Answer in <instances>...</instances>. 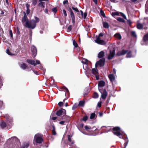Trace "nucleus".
<instances>
[{
    "mask_svg": "<svg viewBox=\"0 0 148 148\" xmlns=\"http://www.w3.org/2000/svg\"><path fill=\"white\" fill-rule=\"evenodd\" d=\"M63 103L62 102H60L59 103H58V105L60 106H63Z\"/></svg>",
    "mask_w": 148,
    "mask_h": 148,
    "instance_id": "obj_54",
    "label": "nucleus"
},
{
    "mask_svg": "<svg viewBox=\"0 0 148 148\" xmlns=\"http://www.w3.org/2000/svg\"><path fill=\"white\" fill-rule=\"evenodd\" d=\"M101 93V98L103 99H105L107 96V93L106 90L104 89L103 92H102Z\"/></svg>",
    "mask_w": 148,
    "mask_h": 148,
    "instance_id": "obj_13",
    "label": "nucleus"
},
{
    "mask_svg": "<svg viewBox=\"0 0 148 148\" xmlns=\"http://www.w3.org/2000/svg\"><path fill=\"white\" fill-rule=\"evenodd\" d=\"M51 119L52 120H55L57 119V117H52Z\"/></svg>",
    "mask_w": 148,
    "mask_h": 148,
    "instance_id": "obj_62",
    "label": "nucleus"
},
{
    "mask_svg": "<svg viewBox=\"0 0 148 148\" xmlns=\"http://www.w3.org/2000/svg\"><path fill=\"white\" fill-rule=\"evenodd\" d=\"M95 41L96 43L99 45H104L106 43L105 41L101 39L99 37H97V36H96V39Z\"/></svg>",
    "mask_w": 148,
    "mask_h": 148,
    "instance_id": "obj_5",
    "label": "nucleus"
},
{
    "mask_svg": "<svg viewBox=\"0 0 148 148\" xmlns=\"http://www.w3.org/2000/svg\"><path fill=\"white\" fill-rule=\"evenodd\" d=\"M143 25L142 24L138 23L137 25V28L138 29H141L143 28Z\"/></svg>",
    "mask_w": 148,
    "mask_h": 148,
    "instance_id": "obj_31",
    "label": "nucleus"
},
{
    "mask_svg": "<svg viewBox=\"0 0 148 148\" xmlns=\"http://www.w3.org/2000/svg\"><path fill=\"white\" fill-rule=\"evenodd\" d=\"M83 67L85 70H90L88 67V64L86 63H84L83 65Z\"/></svg>",
    "mask_w": 148,
    "mask_h": 148,
    "instance_id": "obj_28",
    "label": "nucleus"
},
{
    "mask_svg": "<svg viewBox=\"0 0 148 148\" xmlns=\"http://www.w3.org/2000/svg\"><path fill=\"white\" fill-rule=\"evenodd\" d=\"M27 62L29 64L35 66V62L34 60L28 59L27 60Z\"/></svg>",
    "mask_w": 148,
    "mask_h": 148,
    "instance_id": "obj_18",
    "label": "nucleus"
},
{
    "mask_svg": "<svg viewBox=\"0 0 148 148\" xmlns=\"http://www.w3.org/2000/svg\"><path fill=\"white\" fill-rule=\"evenodd\" d=\"M89 92V87H88L86 88L84 91V92Z\"/></svg>",
    "mask_w": 148,
    "mask_h": 148,
    "instance_id": "obj_49",
    "label": "nucleus"
},
{
    "mask_svg": "<svg viewBox=\"0 0 148 148\" xmlns=\"http://www.w3.org/2000/svg\"><path fill=\"white\" fill-rule=\"evenodd\" d=\"M113 73L114 74H115L116 73V70L115 69H113Z\"/></svg>",
    "mask_w": 148,
    "mask_h": 148,
    "instance_id": "obj_64",
    "label": "nucleus"
},
{
    "mask_svg": "<svg viewBox=\"0 0 148 148\" xmlns=\"http://www.w3.org/2000/svg\"><path fill=\"white\" fill-rule=\"evenodd\" d=\"M131 1L132 2L134 3H137V0H131Z\"/></svg>",
    "mask_w": 148,
    "mask_h": 148,
    "instance_id": "obj_60",
    "label": "nucleus"
},
{
    "mask_svg": "<svg viewBox=\"0 0 148 148\" xmlns=\"http://www.w3.org/2000/svg\"><path fill=\"white\" fill-rule=\"evenodd\" d=\"M105 62L104 58H102L100 59L99 61L96 62L95 64V67H97V66H99L100 67L104 65Z\"/></svg>",
    "mask_w": 148,
    "mask_h": 148,
    "instance_id": "obj_6",
    "label": "nucleus"
},
{
    "mask_svg": "<svg viewBox=\"0 0 148 148\" xmlns=\"http://www.w3.org/2000/svg\"><path fill=\"white\" fill-rule=\"evenodd\" d=\"M126 57L127 58H130V52H128L127 53V56H126Z\"/></svg>",
    "mask_w": 148,
    "mask_h": 148,
    "instance_id": "obj_61",
    "label": "nucleus"
},
{
    "mask_svg": "<svg viewBox=\"0 0 148 148\" xmlns=\"http://www.w3.org/2000/svg\"><path fill=\"white\" fill-rule=\"evenodd\" d=\"M72 29V26L71 25H70L68 26L67 28V30H69V31H71Z\"/></svg>",
    "mask_w": 148,
    "mask_h": 148,
    "instance_id": "obj_50",
    "label": "nucleus"
},
{
    "mask_svg": "<svg viewBox=\"0 0 148 148\" xmlns=\"http://www.w3.org/2000/svg\"><path fill=\"white\" fill-rule=\"evenodd\" d=\"M68 3V1L67 0L64 1L63 2V3L64 4H65L67 3Z\"/></svg>",
    "mask_w": 148,
    "mask_h": 148,
    "instance_id": "obj_58",
    "label": "nucleus"
},
{
    "mask_svg": "<svg viewBox=\"0 0 148 148\" xmlns=\"http://www.w3.org/2000/svg\"><path fill=\"white\" fill-rule=\"evenodd\" d=\"M115 50L113 49L112 50H110V54L108 55V59L109 60H110L112 59L114 57L115 53Z\"/></svg>",
    "mask_w": 148,
    "mask_h": 148,
    "instance_id": "obj_11",
    "label": "nucleus"
},
{
    "mask_svg": "<svg viewBox=\"0 0 148 148\" xmlns=\"http://www.w3.org/2000/svg\"><path fill=\"white\" fill-rule=\"evenodd\" d=\"M40 63V61L38 60H36V63H35V65L36 64H39Z\"/></svg>",
    "mask_w": 148,
    "mask_h": 148,
    "instance_id": "obj_57",
    "label": "nucleus"
},
{
    "mask_svg": "<svg viewBox=\"0 0 148 148\" xmlns=\"http://www.w3.org/2000/svg\"><path fill=\"white\" fill-rule=\"evenodd\" d=\"M99 95L96 92H95L93 96V97L95 99L97 98L98 97Z\"/></svg>",
    "mask_w": 148,
    "mask_h": 148,
    "instance_id": "obj_35",
    "label": "nucleus"
},
{
    "mask_svg": "<svg viewBox=\"0 0 148 148\" xmlns=\"http://www.w3.org/2000/svg\"><path fill=\"white\" fill-rule=\"evenodd\" d=\"M95 114L94 113H93L91 114L90 118V119H93L95 117Z\"/></svg>",
    "mask_w": 148,
    "mask_h": 148,
    "instance_id": "obj_37",
    "label": "nucleus"
},
{
    "mask_svg": "<svg viewBox=\"0 0 148 148\" xmlns=\"http://www.w3.org/2000/svg\"><path fill=\"white\" fill-rule=\"evenodd\" d=\"M108 77L110 81L112 82L113 81L115 77L113 74H110L108 75Z\"/></svg>",
    "mask_w": 148,
    "mask_h": 148,
    "instance_id": "obj_19",
    "label": "nucleus"
},
{
    "mask_svg": "<svg viewBox=\"0 0 148 148\" xmlns=\"http://www.w3.org/2000/svg\"><path fill=\"white\" fill-rule=\"evenodd\" d=\"M45 3L44 2H40L38 4V6L41 8H44L45 7Z\"/></svg>",
    "mask_w": 148,
    "mask_h": 148,
    "instance_id": "obj_22",
    "label": "nucleus"
},
{
    "mask_svg": "<svg viewBox=\"0 0 148 148\" xmlns=\"http://www.w3.org/2000/svg\"><path fill=\"white\" fill-rule=\"evenodd\" d=\"M62 114V110H59L56 112V114L58 116L61 115Z\"/></svg>",
    "mask_w": 148,
    "mask_h": 148,
    "instance_id": "obj_32",
    "label": "nucleus"
},
{
    "mask_svg": "<svg viewBox=\"0 0 148 148\" xmlns=\"http://www.w3.org/2000/svg\"><path fill=\"white\" fill-rule=\"evenodd\" d=\"M63 12L64 15L65 16H67V14L66 10H65L64 9L63 10Z\"/></svg>",
    "mask_w": 148,
    "mask_h": 148,
    "instance_id": "obj_52",
    "label": "nucleus"
},
{
    "mask_svg": "<svg viewBox=\"0 0 148 148\" xmlns=\"http://www.w3.org/2000/svg\"><path fill=\"white\" fill-rule=\"evenodd\" d=\"M31 51L32 56L35 57L37 54V49L35 46H32L31 47Z\"/></svg>",
    "mask_w": 148,
    "mask_h": 148,
    "instance_id": "obj_10",
    "label": "nucleus"
},
{
    "mask_svg": "<svg viewBox=\"0 0 148 148\" xmlns=\"http://www.w3.org/2000/svg\"><path fill=\"white\" fill-rule=\"evenodd\" d=\"M69 11L70 13V16L72 19V23L73 24H74L75 20L74 14L70 8H69Z\"/></svg>",
    "mask_w": 148,
    "mask_h": 148,
    "instance_id": "obj_9",
    "label": "nucleus"
},
{
    "mask_svg": "<svg viewBox=\"0 0 148 148\" xmlns=\"http://www.w3.org/2000/svg\"><path fill=\"white\" fill-rule=\"evenodd\" d=\"M96 68L97 67H95V68H93L92 69V73L93 74L95 75L96 79L98 80V77L97 75L98 73V70Z\"/></svg>",
    "mask_w": 148,
    "mask_h": 148,
    "instance_id": "obj_16",
    "label": "nucleus"
},
{
    "mask_svg": "<svg viewBox=\"0 0 148 148\" xmlns=\"http://www.w3.org/2000/svg\"><path fill=\"white\" fill-rule=\"evenodd\" d=\"M131 34L132 36L135 38H136L137 37V34L134 31H132L131 32Z\"/></svg>",
    "mask_w": 148,
    "mask_h": 148,
    "instance_id": "obj_29",
    "label": "nucleus"
},
{
    "mask_svg": "<svg viewBox=\"0 0 148 148\" xmlns=\"http://www.w3.org/2000/svg\"><path fill=\"white\" fill-rule=\"evenodd\" d=\"M115 38L119 40H120L121 39V34L119 33H117L114 35Z\"/></svg>",
    "mask_w": 148,
    "mask_h": 148,
    "instance_id": "obj_20",
    "label": "nucleus"
},
{
    "mask_svg": "<svg viewBox=\"0 0 148 148\" xmlns=\"http://www.w3.org/2000/svg\"><path fill=\"white\" fill-rule=\"evenodd\" d=\"M35 20H32L30 21H27L25 23L24 26L25 27L32 29H34L36 27V23L39 21V19L36 16L35 17Z\"/></svg>",
    "mask_w": 148,
    "mask_h": 148,
    "instance_id": "obj_2",
    "label": "nucleus"
},
{
    "mask_svg": "<svg viewBox=\"0 0 148 148\" xmlns=\"http://www.w3.org/2000/svg\"><path fill=\"white\" fill-rule=\"evenodd\" d=\"M128 51L127 50H123L121 51H119L117 52L116 55L118 56H121L123 55L126 54L127 52Z\"/></svg>",
    "mask_w": 148,
    "mask_h": 148,
    "instance_id": "obj_15",
    "label": "nucleus"
},
{
    "mask_svg": "<svg viewBox=\"0 0 148 148\" xmlns=\"http://www.w3.org/2000/svg\"><path fill=\"white\" fill-rule=\"evenodd\" d=\"M4 117L6 120L7 124L4 121H1L0 124L1 127L4 128L6 126H8V127L9 126V127H11L13 124L12 118L8 114H5Z\"/></svg>",
    "mask_w": 148,
    "mask_h": 148,
    "instance_id": "obj_3",
    "label": "nucleus"
},
{
    "mask_svg": "<svg viewBox=\"0 0 148 148\" xmlns=\"http://www.w3.org/2000/svg\"><path fill=\"white\" fill-rule=\"evenodd\" d=\"M73 45L75 47H78V44L74 40H73Z\"/></svg>",
    "mask_w": 148,
    "mask_h": 148,
    "instance_id": "obj_43",
    "label": "nucleus"
},
{
    "mask_svg": "<svg viewBox=\"0 0 148 148\" xmlns=\"http://www.w3.org/2000/svg\"><path fill=\"white\" fill-rule=\"evenodd\" d=\"M80 12L82 17L84 18V19H85L87 15V13L85 12L84 13L82 10H80Z\"/></svg>",
    "mask_w": 148,
    "mask_h": 148,
    "instance_id": "obj_24",
    "label": "nucleus"
},
{
    "mask_svg": "<svg viewBox=\"0 0 148 148\" xmlns=\"http://www.w3.org/2000/svg\"><path fill=\"white\" fill-rule=\"evenodd\" d=\"M117 20L118 21L120 22H122L123 23L125 22V21L124 20L120 17H118L117 18Z\"/></svg>",
    "mask_w": 148,
    "mask_h": 148,
    "instance_id": "obj_38",
    "label": "nucleus"
},
{
    "mask_svg": "<svg viewBox=\"0 0 148 148\" xmlns=\"http://www.w3.org/2000/svg\"><path fill=\"white\" fill-rule=\"evenodd\" d=\"M113 133L115 135L120 138L123 139L125 141V143L123 146H121V148H125L128 143V139L126 136L121 132L120 128L118 127L113 128Z\"/></svg>",
    "mask_w": 148,
    "mask_h": 148,
    "instance_id": "obj_1",
    "label": "nucleus"
},
{
    "mask_svg": "<svg viewBox=\"0 0 148 148\" xmlns=\"http://www.w3.org/2000/svg\"><path fill=\"white\" fill-rule=\"evenodd\" d=\"M105 84H98V89L101 93H102V87L105 86Z\"/></svg>",
    "mask_w": 148,
    "mask_h": 148,
    "instance_id": "obj_17",
    "label": "nucleus"
},
{
    "mask_svg": "<svg viewBox=\"0 0 148 148\" xmlns=\"http://www.w3.org/2000/svg\"><path fill=\"white\" fill-rule=\"evenodd\" d=\"M56 84H43L42 86L45 87L56 86Z\"/></svg>",
    "mask_w": 148,
    "mask_h": 148,
    "instance_id": "obj_21",
    "label": "nucleus"
},
{
    "mask_svg": "<svg viewBox=\"0 0 148 148\" xmlns=\"http://www.w3.org/2000/svg\"><path fill=\"white\" fill-rule=\"evenodd\" d=\"M9 33L10 35V37L11 38V39L12 38H13V34L12 31L11 30H10L9 31Z\"/></svg>",
    "mask_w": 148,
    "mask_h": 148,
    "instance_id": "obj_48",
    "label": "nucleus"
},
{
    "mask_svg": "<svg viewBox=\"0 0 148 148\" xmlns=\"http://www.w3.org/2000/svg\"><path fill=\"white\" fill-rule=\"evenodd\" d=\"M37 0H32V4L33 5L35 6L37 2Z\"/></svg>",
    "mask_w": 148,
    "mask_h": 148,
    "instance_id": "obj_42",
    "label": "nucleus"
},
{
    "mask_svg": "<svg viewBox=\"0 0 148 148\" xmlns=\"http://www.w3.org/2000/svg\"><path fill=\"white\" fill-rule=\"evenodd\" d=\"M52 11L55 13H56L57 12V9L56 8H53L52 9Z\"/></svg>",
    "mask_w": 148,
    "mask_h": 148,
    "instance_id": "obj_51",
    "label": "nucleus"
},
{
    "mask_svg": "<svg viewBox=\"0 0 148 148\" xmlns=\"http://www.w3.org/2000/svg\"><path fill=\"white\" fill-rule=\"evenodd\" d=\"M78 106V104L77 103H75L72 107V109L73 110H74L76 109L77 107Z\"/></svg>",
    "mask_w": 148,
    "mask_h": 148,
    "instance_id": "obj_41",
    "label": "nucleus"
},
{
    "mask_svg": "<svg viewBox=\"0 0 148 148\" xmlns=\"http://www.w3.org/2000/svg\"><path fill=\"white\" fill-rule=\"evenodd\" d=\"M104 56V52L101 51H100L98 54V57L100 58L103 57Z\"/></svg>",
    "mask_w": 148,
    "mask_h": 148,
    "instance_id": "obj_23",
    "label": "nucleus"
},
{
    "mask_svg": "<svg viewBox=\"0 0 148 148\" xmlns=\"http://www.w3.org/2000/svg\"><path fill=\"white\" fill-rule=\"evenodd\" d=\"M53 129L52 130V133L53 135H55L56 134V132L55 131V128L54 126H52Z\"/></svg>",
    "mask_w": 148,
    "mask_h": 148,
    "instance_id": "obj_33",
    "label": "nucleus"
},
{
    "mask_svg": "<svg viewBox=\"0 0 148 148\" xmlns=\"http://www.w3.org/2000/svg\"><path fill=\"white\" fill-rule=\"evenodd\" d=\"M27 67L26 64L25 63H23L21 64V67L23 69H26Z\"/></svg>",
    "mask_w": 148,
    "mask_h": 148,
    "instance_id": "obj_34",
    "label": "nucleus"
},
{
    "mask_svg": "<svg viewBox=\"0 0 148 148\" xmlns=\"http://www.w3.org/2000/svg\"><path fill=\"white\" fill-rule=\"evenodd\" d=\"M6 53L9 55L10 56H13L14 55V54L11 53L9 49H7L6 50Z\"/></svg>",
    "mask_w": 148,
    "mask_h": 148,
    "instance_id": "obj_39",
    "label": "nucleus"
},
{
    "mask_svg": "<svg viewBox=\"0 0 148 148\" xmlns=\"http://www.w3.org/2000/svg\"><path fill=\"white\" fill-rule=\"evenodd\" d=\"M100 13L101 15L103 17H105V14L103 11L101 10H100Z\"/></svg>",
    "mask_w": 148,
    "mask_h": 148,
    "instance_id": "obj_47",
    "label": "nucleus"
},
{
    "mask_svg": "<svg viewBox=\"0 0 148 148\" xmlns=\"http://www.w3.org/2000/svg\"><path fill=\"white\" fill-rule=\"evenodd\" d=\"M148 40V33L144 35L143 40L141 42L142 45H145L146 44V41Z\"/></svg>",
    "mask_w": 148,
    "mask_h": 148,
    "instance_id": "obj_8",
    "label": "nucleus"
},
{
    "mask_svg": "<svg viewBox=\"0 0 148 148\" xmlns=\"http://www.w3.org/2000/svg\"><path fill=\"white\" fill-rule=\"evenodd\" d=\"M95 127H93L92 128L90 127L88 125H86L85 126V128L86 130H88L89 129H93Z\"/></svg>",
    "mask_w": 148,
    "mask_h": 148,
    "instance_id": "obj_36",
    "label": "nucleus"
},
{
    "mask_svg": "<svg viewBox=\"0 0 148 148\" xmlns=\"http://www.w3.org/2000/svg\"><path fill=\"white\" fill-rule=\"evenodd\" d=\"M65 122L64 121H62L60 122V124L61 125H64Z\"/></svg>",
    "mask_w": 148,
    "mask_h": 148,
    "instance_id": "obj_59",
    "label": "nucleus"
},
{
    "mask_svg": "<svg viewBox=\"0 0 148 148\" xmlns=\"http://www.w3.org/2000/svg\"><path fill=\"white\" fill-rule=\"evenodd\" d=\"M136 50L135 48L130 50V58L134 57L136 55Z\"/></svg>",
    "mask_w": 148,
    "mask_h": 148,
    "instance_id": "obj_12",
    "label": "nucleus"
},
{
    "mask_svg": "<svg viewBox=\"0 0 148 148\" xmlns=\"http://www.w3.org/2000/svg\"><path fill=\"white\" fill-rule=\"evenodd\" d=\"M72 8L75 11L78 13L79 12V11L78 10V9L77 8H74L73 7H72Z\"/></svg>",
    "mask_w": 148,
    "mask_h": 148,
    "instance_id": "obj_44",
    "label": "nucleus"
},
{
    "mask_svg": "<svg viewBox=\"0 0 148 148\" xmlns=\"http://www.w3.org/2000/svg\"><path fill=\"white\" fill-rule=\"evenodd\" d=\"M27 21H29L27 19V15L26 13L24 12V16L22 19V23L24 25V24H25V23Z\"/></svg>",
    "mask_w": 148,
    "mask_h": 148,
    "instance_id": "obj_14",
    "label": "nucleus"
},
{
    "mask_svg": "<svg viewBox=\"0 0 148 148\" xmlns=\"http://www.w3.org/2000/svg\"><path fill=\"white\" fill-rule=\"evenodd\" d=\"M88 118V116H85L83 117V118L82 119V120L86 121L87 120Z\"/></svg>",
    "mask_w": 148,
    "mask_h": 148,
    "instance_id": "obj_40",
    "label": "nucleus"
},
{
    "mask_svg": "<svg viewBox=\"0 0 148 148\" xmlns=\"http://www.w3.org/2000/svg\"><path fill=\"white\" fill-rule=\"evenodd\" d=\"M34 140H35L36 143H41L43 140L42 136L40 134H37L35 135Z\"/></svg>",
    "mask_w": 148,
    "mask_h": 148,
    "instance_id": "obj_4",
    "label": "nucleus"
},
{
    "mask_svg": "<svg viewBox=\"0 0 148 148\" xmlns=\"http://www.w3.org/2000/svg\"><path fill=\"white\" fill-rule=\"evenodd\" d=\"M29 143H25L24 144V146L23 147H24V148L25 147L26 148H27L29 147Z\"/></svg>",
    "mask_w": 148,
    "mask_h": 148,
    "instance_id": "obj_45",
    "label": "nucleus"
},
{
    "mask_svg": "<svg viewBox=\"0 0 148 148\" xmlns=\"http://www.w3.org/2000/svg\"><path fill=\"white\" fill-rule=\"evenodd\" d=\"M68 140L69 141H71V137L69 135H68Z\"/></svg>",
    "mask_w": 148,
    "mask_h": 148,
    "instance_id": "obj_55",
    "label": "nucleus"
},
{
    "mask_svg": "<svg viewBox=\"0 0 148 148\" xmlns=\"http://www.w3.org/2000/svg\"><path fill=\"white\" fill-rule=\"evenodd\" d=\"M97 106L99 108H100L101 107V101H100L98 103Z\"/></svg>",
    "mask_w": 148,
    "mask_h": 148,
    "instance_id": "obj_53",
    "label": "nucleus"
},
{
    "mask_svg": "<svg viewBox=\"0 0 148 148\" xmlns=\"http://www.w3.org/2000/svg\"><path fill=\"white\" fill-rule=\"evenodd\" d=\"M112 15L113 16H121L123 17L124 19H126V16L125 15L121 12H113L112 13Z\"/></svg>",
    "mask_w": 148,
    "mask_h": 148,
    "instance_id": "obj_7",
    "label": "nucleus"
},
{
    "mask_svg": "<svg viewBox=\"0 0 148 148\" xmlns=\"http://www.w3.org/2000/svg\"><path fill=\"white\" fill-rule=\"evenodd\" d=\"M26 7L27 8L26 13L27 14H29L30 12V10L29 9V5L27 4H26Z\"/></svg>",
    "mask_w": 148,
    "mask_h": 148,
    "instance_id": "obj_26",
    "label": "nucleus"
},
{
    "mask_svg": "<svg viewBox=\"0 0 148 148\" xmlns=\"http://www.w3.org/2000/svg\"><path fill=\"white\" fill-rule=\"evenodd\" d=\"M88 93L89 92H84V96H86Z\"/></svg>",
    "mask_w": 148,
    "mask_h": 148,
    "instance_id": "obj_63",
    "label": "nucleus"
},
{
    "mask_svg": "<svg viewBox=\"0 0 148 148\" xmlns=\"http://www.w3.org/2000/svg\"><path fill=\"white\" fill-rule=\"evenodd\" d=\"M85 101H80L78 104L79 106L80 107H84V106Z\"/></svg>",
    "mask_w": 148,
    "mask_h": 148,
    "instance_id": "obj_25",
    "label": "nucleus"
},
{
    "mask_svg": "<svg viewBox=\"0 0 148 148\" xmlns=\"http://www.w3.org/2000/svg\"><path fill=\"white\" fill-rule=\"evenodd\" d=\"M103 36V34L102 33H100L99 36H97V37H99L100 38V37H102Z\"/></svg>",
    "mask_w": 148,
    "mask_h": 148,
    "instance_id": "obj_56",
    "label": "nucleus"
},
{
    "mask_svg": "<svg viewBox=\"0 0 148 148\" xmlns=\"http://www.w3.org/2000/svg\"><path fill=\"white\" fill-rule=\"evenodd\" d=\"M103 27L106 28H108L109 27V25L108 23L106 22L103 23Z\"/></svg>",
    "mask_w": 148,
    "mask_h": 148,
    "instance_id": "obj_27",
    "label": "nucleus"
},
{
    "mask_svg": "<svg viewBox=\"0 0 148 148\" xmlns=\"http://www.w3.org/2000/svg\"><path fill=\"white\" fill-rule=\"evenodd\" d=\"M5 107V105L2 101H0V109H3Z\"/></svg>",
    "mask_w": 148,
    "mask_h": 148,
    "instance_id": "obj_30",
    "label": "nucleus"
},
{
    "mask_svg": "<svg viewBox=\"0 0 148 148\" xmlns=\"http://www.w3.org/2000/svg\"><path fill=\"white\" fill-rule=\"evenodd\" d=\"M64 90L66 92V94L67 95V94H69V90H68V89L66 88V87H64Z\"/></svg>",
    "mask_w": 148,
    "mask_h": 148,
    "instance_id": "obj_46",
    "label": "nucleus"
}]
</instances>
